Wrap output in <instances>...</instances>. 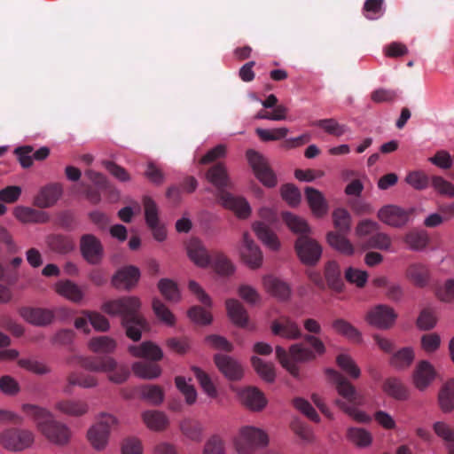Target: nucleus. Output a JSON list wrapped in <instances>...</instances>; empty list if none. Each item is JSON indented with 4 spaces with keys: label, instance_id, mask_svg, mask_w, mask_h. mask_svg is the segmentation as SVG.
I'll list each match as a JSON object with an SVG mask.
<instances>
[{
    "label": "nucleus",
    "instance_id": "6",
    "mask_svg": "<svg viewBox=\"0 0 454 454\" xmlns=\"http://www.w3.org/2000/svg\"><path fill=\"white\" fill-rule=\"evenodd\" d=\"M325 373L329 380L335 384L338 394L349 403H347L345 401L337 399L335 401L336 404L356 421L360 423L369 422L371 417L356 408V406L363 404L364 400L356 387L334 369H326Z\"/></svg>",
    "mask_w": 454,
    "mask_h": 454
},
{
    "label": "nucleus",
    "instance_id": "34",
    "mask_svg": "<svg viewBox=\"0 0 454 454\" xmlns=\"http://www.w3.org/2000/svg\"><path fill=\"white\" fill-rule=\"evenodd\" d=\"M384 392L396 400H406L409 391L403 381L398 378H388L383 384Z\"/></svg>",
    "mask_w": 454,
    "mask_h": 454
},
{
    "label": "nucleus",
    "instance_id": "23",
    "mask_svg": "<svg viewBox=\"0 0 454 454\" xmlns=\"http://www.w3.org/2000/svg\"><path fill=\"white\" fill-rule=\"evenodd\" d=\"M430 277L428 267L421 262L410 264L406 270V278L417 287L427 286L429 284Z\"/></svg>",
    "mask_w": 454,
    "mask_h": 454
},
{
    "label": "nucleus",
    "instance_id": "54",
    "mask_svg": "<svg viewBox=\"0 0 454 454\" xmlns=\"http://www.w3.org/2000/svg\"><path fill=\"white\" fill-rule=\"evenodd\" d=\"M312 125L323 129L328 134L340 137L346 132V127L339 124L334 119H323L316 121Z\"/></svg>",
    "mask_w": 454,
    "mask_h": 454
},
{
    "label": "nucleus",
    "instance_id": "5",
    "mask_svg": "<svg viewBox=\"0 0 454 454\" xmlns=\"http://www.w3.org/2000/svg\"><path fill=\"white\" fill-rule=\"evenodd\" d=\"M282 218L292 231L301 234L295 242V250L301 262L315 265L321 257L322 247L315 239L305 235L309 231L306 221L289 212L283 213Z\"/></svg>",
    "mask_w": 454,
    "mask_h": 454
},
{
    "label": "nucleus",
    "instance_id": "21",
    "mask_svg": "<svg viewBox=\"0 0 454 454\" xmlns=\"http://www.w3.org/2000/svg\"><path fill=\"white\" fill-rule=\"evenodd\" d=\"M20 314L27 322L38 326L47 325L54 318V314L51 310L42 308H21Z\"/></svg>",
    "mask_w": 454,
    "mask_h": 454
},
{
    "label": "nucleus",
    "instance_id": "36",
    "mask_svg": "<svg viewBox=\"0 0 454 454\" xmlns=\"http://www.w3.org/2000/svg\"><path fill=\"white\" fill-rule=\"evenodd\" d=\"M325 277L327 285L331 289L336 292H340L342 290L344 282L341 278L340 266L336 262H329L325 265Z\"/></svg>",
    "mask_w": 454,
    "mask_h": 454
},
{
    "label": "nucleus",
    "instance_id": "37",
    "mask_svg": "<svg viewBox=\"0 0 454 454\" xmlns=\"http://www.w3.org/2000/svg\"><path fill=\"white\" fill-rule=\"evenodd\" d=\"M13 215L22 223H44L48 219L45 213L26 207H17Z\"/></svg>",
    "mask_w": 454,
    "mask_h": 454
},
{
    "label": "nucleus",
    "instance_id": "25",
    "mask_svg": "<svg viewBox=\"0 0 454 454\" xmlns=\"http://www.w3.org/2000/svg\"><path fill=\"white\" fill-rule=\"evenodd\" d=\"M305 197L315 215L320 217L327 213L328 205L321 192L308 186L305 188Z\"/></svg>",
    "mask_w": 454,
    "mask_h": 454
},
{
    "label": "nucleus",
    "instance_id": "17",
    "mask_svg": "<svg viewBox=\"0 0 454 454\" xmlns=\"http://www.w3.org/2000/svg\"><path fill=\"white\" fill-rule=\"evenodd\" d=\"M436 372L427 361L422 360L417 364L412 380L414 386L420 391L425 390L434 380Z\"/></svg>",
    "mask_w": 454,
    "mask_h": 454
},
{
    "label": "nucleus",
    "instance_id": "26",
    "mask_svg": "<svg viewBox=\"0 0 454 454\" xmlns=\"http://www.w3.org/2000/svg\"><path fill=\"white\" fill-rule=\"evenodd\" d=\"M187 253L189 258L200 267H207L209 265L211 259L203 246L202 242L198 239H192L187 245Z\"/></svg>",
    "mask_w": 454,
    "mask_h": 454
},
{
    "label": "nucleus",
    "instance_id": "32",
    "mask_svg": "<svg viewBox=\"0 0 454 454\" xmlns=\"http://www.w3.org/2000/svg\"><path fill=\"white\" fill-rule=\"evenodd\" d=\"M414 358L415 354L413 348L405 347L392 354L389 358V364L397 370H405L411 366Z\"/></svg>",
    "mask_w": 454,
    "mask_h": 454
},
{
    "label": "nucleus",
    "instance_id": "39",
    "mask_svg": "<svg viewBox=\"0 0 454 454\" xmlns=\"http://www.w3.org/2000/svg\"><path fill=\"white\" fill-rule=\"evenodd\" d=\"M56 291L67 299L78 302L82 299V292L80 287L70 280H62L56 284Z\"/></svg>",
    "mask_w": 454,
    "mask_h": 454
},
{
    "label": "nucleus",
    "instance_id": "43",
    "mask_svg": "<svg viewBox=\"0 0 454 454\" xmlns=\"http://www.w3.org/2000/svg\"><path fill=\"white\" fill-rule=\"evenodd\" d=\"M251 363L255 372L262 380L270 383L275 380L276 373L273 364L267 363L257 356H253Z\"/></svg>",
    "mask_w": 454,
    "mask_h": 454
},
{
    "label": "nucleus",
    "instance_id": "1",
    "mask_svg": "<svg viewBox=\"0 0 454 454\" xmlns=\"http://www.w3.org/2000/svg\"><path fill=\"white\" fill-rule=\"evenodd\" d=\"M140 300L136 296H124L106 301L102 309L108 315L120 316L126 335L134 341L141 339L143 331L148 329V324L140 314Z\"/></svg>",
    "mask_w": 454,
    "mask_h": 454
},
{
    "label": "nucleus",
    "instance_id": "63",
    "mask_svg": "<svg viewBox=\"0 0 454 454\" xmlns=\"http://www.w3.org/2000/svg\"><path fill=\"white\" fill-rule=\"evenodd\" d=\"M363 10L366 19L376 20L383 15V0H366Z\"/></svg>",
    "mask_w": 454,
    "mask_h": 454
},
{
    "label": "nucleus",
    "instance_id": "44",
    "mask_svg": "<svg viewBox=\"0 0 454 454\" xmlns=\"http://www.w3.org/2000/svg\"><path fill=\"white\" fill-rule=\"evenodd\" d=\"M158 288L162 296L170 302H177L181 298L176 283L169 278H161L158 283Z\"/></svg>",
    "mask_w": 454,
    "mask_h": 454
},
{
    "label": "nucleus",
    "instance_id": "40",
    "mask_svg": "<svg viewBox=\"0 0 454 454\" xmlns=\"http://www.w3.org/2000/svg\"><path fill=\"white\" fill-rule=\"evenodd\" d=\"M333 328L339 334L343 335L349 340L354 342H360L362 340L361 333L353 326L350 323L344 319H336L333 322Z\"/></svg>",
    "mask_w": 454,
    "mask_h": 454
},
{
    "label": "nucleus",
    "instance_id": "3",
    "mask_svg": "<svg viewBox=\"0 0 454 454\" xmlns=\"http://www.w3.org/2000/svg\"><path fill=\"white\" fill-rule=\"evenodd\" d=\"M303 340L311 346L312 348L306 347L303 343L293 344L289 348V353L280 346L276 347V356L281 365L286 369L293 376H299L298 363H307L314 361L317 356H322L326 348L323 341L313 334H305Z\"/></svg>",
    "mask_w": 454,
    "mask_h": 454
},
{
    "label": "nucleus",
    "instance_id": "41",
    "mask_svg": "<svg viewBox=\"0 0 454 454\" xmlns=\"http://www.w3.org/2000/svg\"><path fill=\"white\" fill-rule=\"evenodd\" d=\"M182 433L190 440L200 442L202 438L203 427L200 421L192 419H184L180 423Z\"/></svg>",
    "mask_w": 454,
    "mask_h": 454
},
{
    "label": "nucleus",
    "instance_id": "27",
    "mask_svg": "<svg viewBox=\"0 0 454 454\" xmlns=\"http://www.w3.org/2000/svg\"><path fill=\"white\" fill-rule=\"evenodd\" d=\"M129 351L136 357H144L152 361H159L163 356L160 348L152 341H145L139 346H129Z\"/></svg>",
    "mask_w": 454,
    "mask_h": 454
},
{
    "label": "nucleus",
    "instance_id": "15",
    "mask_svg": "<svg viewBox=\"0 0 454 454\" xmlns=\"http://www.w3.org/2000/svg\"><path fill=\"white\" fill-rule=\"evenodd\" d=\"M140 278L139 269L136 266H125L118 270L112 278V285L117 289L129 290L134 287Z\"/></svg>",
    "mask_w": 454,
    "mask_h": 454
},
{
    "label": "nucleus",
    "instance_id": "61",
    "mask_svg": "<svg viewBox=\"0 0 454 454\" xmlns=\"http://www.w3.org/2000/svg\"><path fill=\"white\" fill-rule=\"evenodd\" d=\"M281 195L283 200L292 207H296L301 198L300 190L292 184H286L281 187Z\"/></svg>",
    "mask_w": 454,
    "mask_h": 454
},
{
    "label": "nucleus",
    "instance_id": "7",
    "mask_svg": "<svg viewBox=\"0 0 454 454\" xmlns=\"http://www.w3.org/2000/svg\"><path fill=\"white\" fill-rule=\"evenodd\" d=\"M34 442V434L27 429L10 427L0 433V445L8 451H23L30 448Z\"/></svg>",
    "mask_w": 454,
    "mask_h": 454
},
{
    "label": "nucleus",
    "instance_id": "56",
    "mask_svg": "<svg viewBox=\"0 0 454 454\" xmlns=\"http://www.w3.org/2000/svg\"><path fill=\"white\" fill-rule=\"evenodd\" d=\"M194 376L196 377L197 380L199 381L200 385L203 388V390L211 397H214L216 395V390L215 387L208 376L207 373H206L204 371H202L200 368L193 366L192 368Z\"/></svg>",
    "mask_w": 454,
    "mask_h": 454
},
{
    "label": "nucleus",
    "instance_id": "53",
    "mask_svg": "<svg viewBox=\"0 0 454 454\" xmlns=\"http://www.w3.org/2000/svg\"><path fill=\"white\" fill-rule=\"evenodd\" d=\"M391 239L388 235L379 231L374 232L366 240L364 247L366 248H375L380 250H387L391 246Z\"/></svg>",
    "mask_w": 454,
    "mask_h": 454
},
{
    "label": "nucleus",
    "instance_id": "55",
    "mask_svg": "<svg viewBox=\"0 0 454 454\" xmlns=\"http://www.w3.org/2000/svg\"><path fill=\"white\" fill-rule=\"evenodd\" d=\"M176 386L178 390L184 395L187 404L192 405L196 402L197 392L192 385L186 382L185 378L177 376L175 379Z\"/></svg>",
    "mask_w": 454,
    "mask_h": 454
},
{
    "label": "nucleus",
    "instance_id": "58",
    "mask_svg": "<svg viewBox=\"0 0 454 454\" xmlns=\"http://www.w3.org/2000/svg\"><path fill=\"white\" fill-rule=\"evenodd\" d=\"M288 129L287 128H277L272 129H265L258 128L256 129L255 132L257 136L260 137L261 140L267 142V141H277L280 140L282 138H285L286 135L288 134Z\"/></svg>",
    "mask_w": 454,
    "mask_h": 454
},
{
    "label": "nucleus",
    "instance_id": "42",
    "mask_svg": "<svg viewBox=\"0 0 454 454\" xmlns=\"http://www.w3.org/2000/svg\"><path fill=\"white\" fill-rule=\"evenodd\" d=\"M404 242L412 250H422L427 246L429 238L425 231L412 230L405 235Z\"/></svg>",
    "mask_w": 454,
    "mask_h": 454
},
{
    "label": "nucleus",
    "instance_id": "14",
    "mask_svg": "<svg viewBox=\"0 0 454 454\" xmlns=\"http://www.w3.org/2000/svg\"><path fill=\"white\" fill-rule=\"evenodd\" d=\"M378 217L387 225L401 227L408 223L410 212L397 206L387 205L380 209Z\"/></svg>",
    "mask_w": 454,
    "mask_h": 454
},
{
    "label": "nucleus",
    "instance_id": "30",
    "mask_svg": "<svg viewBox=\"0 0 454 454\" xmlns=\"http://www.w3.org/2000/svg\"><path fill=\"white\" fill-rule=\"evenodd\" d=\"M239 397L243 404L254 411L262 410L267 403L262 392L256 387H247L242 390Z\"/></svg>",
    "mask_w": 454,
    "mask_h": 454
},
{
    "label": "nucleus",
    "instance_id": "29",
    "mask_svg": "<svg viewBox=\"0 0 454 454\" xmlns=\"http://www.w3.org/2000/svg\"><path fill=\"white\" fill-rule=\"evenodd\" d=\"M229 317L238 326L245 327L248 322V315L244 306L235 299H228L225 301Z\"/></svg>",
    "mask_w": 454,
    "mask_h": 454
},
{
    "label": "nucleus",
    "instance_id": "18",
    "mask_svg": "<svg viewBox=\"0 0 454 454\" xmlns=\"http://www.w3.org/2000/svg\"><path fill=\"white\" fill-rule=\"evenodd\" d=\"M214 359L219 371L229 380H239L242 378V366L231 356L216 354Z\"/></svg>",
    "mask_w": 454,
    "mask_h": 454
},
{
    "label": "nucleus",
    "instance_id": "31",
    "mask_svg": "<svg viewBox=\"0 0 454 454\" xmlns=\"http://www.w3.org/2000/svg\"><path fill=\"white\" fill-rule=\"evenodd\" d=\"M49 248L58 254H65L74 249V243L72 238L62 234H52L47 238Z\"/></svg>",
    "mask_w": 454,
    "mask_h": 454
},
{
    "label": "nucleus",
    "instance_id": "35",
    "mask_svg": "<svg viewBox=\"0 0 454 454\" xmlns=\"http://www.w3.org/2000/svg\"><path fill=\"white\" fill-rule=\"evenodd\" d=\"M438 403L443 412L454 410V380H450L442 385L438 394Z\"/></svg>",
    "mask_w": 454,
    "mask_h": 454
},
{
    "label": "nucleus",
    "instance_id": "60",
    "mask_svg": "<svg viewBox=\"0 0 454 454\" xmlns=\"http://www.w3.org/2000/svg\"><path fill=\"white\" fill-rule=\"evenodd\" d=\"M67 380L71 386L77 385L85 388L93 387L98 384V380L94 376L76 372L70 373Z\"/></svg>",
    "mask_w": 454,
    "mask_h": 454
},
{
    "label": "nucleus",
    "instance_id": "4",
    "mask_svg": "<svg viewBox=\"0 0 454 454\" xmlns=\"http://www.w3.org/2000/svg\"><path fill=\"white\" fill-rule=\"evenodd\" d=\"M22 411L35 420L38 429L51 443L59 446L68 443L70 429L65 424L55 420L46 409L27 403L22 405Z\"/></svg>",
    "mask_w": 454,
    "mask_h": 454
},
{
    "label": "nucleus",
    "instance_id": "38",
    "mask_svg": "<svg viewBox=\"0 0 454 454\" xmlns=\"http://www.w3.org/2000/svg\"><path fill=\"white\" fill-rule=\"evenodd\" d=\"M344 235L340 232L330 231L327 234V242L340 253L345 255H351L354 253V247Z\"/></svg>",
    "mask_w": 454,
    "mask_h": 454
},
{
    "label": "nucleus",
    "instance_id": "22",
    "mask_svg": "<svg viewBox=\"0 0 454 454\" xmlns=\"http://www.w3.org/2000/svg\"><path fill=\"white\" fill-rule=\"evenodd\" d=\"M55 409L67 416L82 417L88 413L90 408L83 400L62 399L55 403Z\"/></svg>",
    "mask_w": 454,
    "mask_h": 454
},
{
    "label": "nucleus",
    "instance_id": "59",
    "mask_svg": "<svg viewBox=\"0 0 454 454\" xmlns=\"http://www.w3.org/2000/svg\"><path fill=\"white\" fill-rule=\"evenodd\" d=\"M153 309L159 319H160L168 325H174V315L160 300L157 298L153 299Z\"/></svg>",
    "mask_w": 454,
    "mask_h": 454
},
{
    "label": "nucleus",
    "instance_id": "57",
    "mask_svg": "<svg viewBox=\"0 0 454 454\" xmlns=\"http://www.w3.org/2000/svg\"><path fill=\"white\" fill-rule=\"evenodd\" d=\"M405 181L416 190H423L429 185V177L425 172L420 170L410 172L406 176Z\"/></svg>",
    "mask_w": 454,
    "mask_h": 454
},
{
    "label": "nucleus",
    "instance_id": "24",
    "mask_svg": "<svg viewBox=\"0 0 454 454\" xmlns=\"http://www.w3.org/2000/svg\"><path fill=\"white\" fill-rule=\"evenodd\" d=\"M263 285L267 292L280 301H286L290 298L291 288L289 285L273 276H267L263 278Z\"/></svg>",
    "mask_w": 454,
    "mask_h": 454
},
{
    "label": "nucleus",
    "instance_id": "52",
    "mask_svg": "<svg viewBox=\"0 0 454 454\" xmlns=\"http://www.w3.org/2000/svg\"><path fill=\"white\" fill-rule=\"evenodd\" d=\"M212 258L214 269L218 274L228 276L234 272L233 264L223 254L214 253Z\"/></svg>",
    "mask_w": 454,
    "mask_h": 454
},
{
    "label": "nucleus",
    "instance_id": "19",
    "mask_svg": "<svg viewBox=\"0 0 454 454\" xmlns=\"http://www.w3.org/2000/svg\"><path fill=\"white\" fill-rule=\"evenodd\" d=\"M78 364L87 371L108 372L116 368L117 362L110 356H81Z\"/></svg>",
    "mask_w": 454,
    "mask_h": 454
},
{
    "label": "nucleus",
    "instance_id": "8",
    "mask_svg": "<svg viewBox=\"0 0 454 454\" xmlns=\"http://www.w3.org/2000/svg\"><path fill=\"white\" fill-rule=\"evenodd\" d=\"M116 423L117 419L113 415L102 414L98 420L89 428L87 439L94 450L100 451L106 447L111 430Z\"/></svg>",
    "mask_w": 454,
    "mask_h": 454
},
{
    "label": "nucleus",
    "instance_id": "28",
    "mask_svg": "<svg viewBox=\"0 0 454 454\" xmlns=\"http://www.w3.org/2000/svg\"><path fill=\"white\" fill-rule=\"evenodd\" d=\"M258 239L270 249L277 251L280 247V242L277 235L270 229L264 222H256L253 224Z\"/></svg>",
    "mask_w": 454,
    "mask_h": 454
},
{
    "label": "nucleus",
    "instance_id": "2",
    "mask_svg": "<svg viewBox=\"0 0 454 454\" xmlns=\"http://www.w3.org/2000/svg\"><path fill=\"white\" fill-rule=\"evenodd\" d=\"M206 178L216 188V198L223 207L234 211L240 218H247L250 215L251 208L247 201L227 191L232 188V184L223 163L218 162L209 168Z\"/></svg>",
    "mask_w": 454,
    "mask_h": 454
},
{
    "label": "nucleus",
    "instance_id": "20",
    "mask_svg": "<svg viewBox=\"0 0 454 454\" xmlns=\"http://www.w3.org/2000/svg\"><path fill=\"white\" fill-rule=\"evenodd\" d=\"M63 189L60 184H51L43 187L35 196L34 204L40 208L52 207L62 195Z\"/></svg>",
    "mask_w": 454,
    "mask_h": 454
},
{
    "label": "nucleus",
    "instance_id": "46",
    "mask_svg": "<svg viewBox=\"0 0 454 454\" xmlns=\"http://www.w3.org/2000/svg\"><path fill=\"white\" fill-rule=\"evenodd\" d=\"M132 369L137 376L144 379L157 378L161 372L159 365L150 362H136Z\"/></svg>",
    "mask_w": 454,
    "mask_h": 454
},
{
    "label": "nucleus",
    "instance_id": "47",
    "mask_svg": "<svg viewBox=\"0 0 454 454\" xmlns=\"http://www.w3.org/2000/svg\"><path fill=\"white\" fill-rule=\"evenodd\" d=\"M336 364L350 378L357 379L360 377L361 371L349 355L340 354L336 357Z\"/></svg>",
    "mask_w": 454,
    "mask_h": 454
},
{
    "label": "nucleus",
    "instance_id": "64",
    "mask_svg": "<svg viewBox=\"0 0 454 454\" xmlns=\"http://www.w3.org/2000/svg\"><path fill=\"white\" fill-rule=\"evenodd\" d=\"M85 175L99 190L107 192H114V188L103 174L89 169Z\"/></svg>",
    "mask_w": 454,
    "mask_h": 454
},
{
    "label": "nucleus",
    "instance_id": "50",
    "mask_svg": "<svg viewBox=\"0 0 454 454\" xmlns=\"http://www.w3.org/2000/svg\"><path fill=\"white\" fill-rule=\"evenodd\" d=\"M334 227L339 232L347 234L350 230L351 216L344 208H337L333 213Z\"/></svg>",
    "mask_w": 454,
    "mask_h": 454
},
{
    "label": "nucleus",
    "instance_id": "45",
    "mask_svg": "<svg viewBox=\"0 0 454 454\" xmlns=\"http://www.w3.org/2000/svg\"><path fill=\"white\" fill-rule=\"evenodd\" d=\"M89 348L95 353H112L116 348V341L108 336L94 337L90 340Z\"/></svg>",
    "mask_w": 454,
    "mask_h": 454
},
{
    "label": "nucleus",
    "instance_id": "49",
    "mask_svg": "<svg viewBox=\"0 0 454 454\" xmlns=\"http://www.w3.org/2000/svg\"><path fill=\"white\" fill-rule=\"evenodd\" d=\"M142 398L153 405L160 404L164 400V392L162 388L156 385H145L140 388Z\"/></svg>",
    "mask_w": 454,
    "mask_h": 454
},
{
    "label": "nucleus",
    "instance_id": "9",
    "mask_svg": "<svg viewBox=\"0 0 454 454\" xmlns=\"http://www.w3.org/2000/svg\"><path fill=\"white\" fill-rule=\"evenodd\" d=\"M267 434L261 429L254 427H244L234 441L239 454H253L258 447L268 443Z\"/></svg>",
    "mask_w": 454,
    "mask_h": 454
},
{
    "label": "nucleus",
    "instance_id": "12",
    "mask_svg": "<svg viewBox=\"0 0 454 454\" xmlns=\"http://www.w3.org/2000/svg\"><path fill=\"white\" fill-rule=\"evenodd\" d=\"M396 317L397 315L392 308L380 304L367 312L365 320L379 329H388L394 325Z\"/></svg>",
    "mask_w": 454,
    "mask_h": 454
},
{
    "label": "nucleus",
    "instance_id": "13",
    "mask_svg": "<svg viewBox=\"0 0 454 454\" xmlns=\"http://www.w3.org/2000/svg\"><path fill=\"white\" fill-rule=\"evenodd\" d=\"M240 255L251 269H257L262 262V253L247 232L243 234Z\"/></svg>",
    "mask_w": 454,
    "mask_h": 454
},
{
    "label": "nucleus",
    "instance_id": "11",
    "mask_svg": "<svg viewBox=\"0 0 454 454\" xmlns=\"http://www.w3.org/2000/svg\"><path fill=\"white\" fill-rule=\"evenodd\" d=\"M80 252L82 258L91 265L99 264L105 255V249L100 239L93 234H83L80 238Z\"/></svg>",
    "mask_w": 454,
    "mask_h": 454
},
{
    "label": "nucleus",
    "instance_id": "33",
    "mask_svg": "<svg viewBox=\"0 0 454 454\" xmlns=\"http://www.w3.org/2000/svg\"><path fill=\"white\" fill-rule=\"evenodd\" d=\"M142 419L146 427L153 431L164 430L168 425V417L160 411H145L142 413Z\"/></svg>",
    "mask_w": 454,
    "mask_h": 454
},
{
    "label": "nucleus",
    "instance_id": "10",
    "mask_svg": "<svg viewBox=\"0 0 454 454\" xmlns=\"http://www.w3.org/2000/svg\"><path fill=\"white\" fill-rule=\"evenodd\" d=\"M247 160L253 168L255 176L267 187L277 184V177L270 168L266 159L254 150L247 151Z\"/></svg>",
    "mask_w": 454,
    "mask_h": 454
},
{
    "label": "nucleus",
    "instance_id": "62",
    "mask_svg": "<svg viewBox=\"0 0 454 454\" xmlns=\"http://www.w3.org/2000/svg\"><path fill=\"white\" fill-rule=\"evenodd\" d=\"M293 405L306 415L310 420L318 422L320 420L319 415L312 405L305 399L301 397H296L293 400Z\"/></svg>",
    "mask_w": 454,
    "mask_h": 454
},
{
    "label": "nucleus",
    "instance_id": "51",
    "mask_svg": "<svg viewBox=\"0 0 454 454\" xmlns=\"http://www.w3.org/2000/svg\"><path fill=\"white\" fill-rule=\"evenodd\" d=\"M347 436L350 442L359 447L369 446L372 440L367 430L359 427H350L348 430Z\"/></svg>",
    "mask_w": 454,
    "mask_h": 454
},
{
    "label": "nucleus",
    "instance_id": "48",
    "mask_svg": "<svg viewBox=\"0 0 454 454\" xmlns=\"http://www.w3.org/2000/svg\"><path fill=\"white\" fill-rule=\"evenodd\" d=\"M18 365L20 368L36 375H44L51 372V369L47 364L33 357L19 359Z\"/></svg>",
    "mask_w": 454,
    "mask_h": 454
},
{
    "label": "nucleus",
    "instance_id": "16",
    "mask_svg": "<svg viewBox=\"0 0 454 454\" xmlns=\"http://www.w3.org/2000/svg\"><path fill=\"white\" fill-rule=\"evenodd\" d=\"M271 331L275 335L288 340H297L302 336L301 330L297 323L287 317H282L273 321Z\"/></svg>",
    "mask_w": 454,
    "mask_h": 454
}]
</instances>
